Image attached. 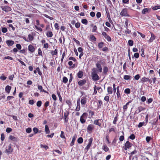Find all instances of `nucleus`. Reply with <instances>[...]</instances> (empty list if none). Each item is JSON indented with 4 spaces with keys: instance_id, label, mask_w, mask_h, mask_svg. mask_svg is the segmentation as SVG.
I'll return each mask as SVG.
<instances>
[{
    "instance_id": "obj_26",
    "label": "nucleus",
    "mask_w": 160,
    "mask_h": 160,
    "mask_svg": "<svg viewBox=\"0 0 160 160\" xmlns=\"http://www.w3.org/2000/svg\"><path fill=\"white\" fill-rule=\"evenodd\" d=\"M126 30H125L124 33L125 35L129 34L131 33V31L128 29V28H126Z\"/></svg>"
},
{
    "instance_id": "obj_44",
    "label": "nucleus",
    "mask_w": 160,
    "mask_h": 160,
    "mask_svg": "<svg viewBox=\"0 0 160 160\" xmlns=\"http://www.w3.org/2000/svg\"><path fill=\"white\" fill-rule=\"evenodd\" d=\"M66 103L68 105L69 108H70L72 105L71 101L70 100H67L66 101Z\"/></svg>"
},
{
    "instance_id": "obj_41",
    "label": "nucleus",
    "mask_w": 160,
    "mask_h": 160,
    "mask_svg": "<svg viewBox=\"0 0 160 160\" xmlns=\"http://www.w3.org/2000/svg\"><path fill=\"white\" fill-rule=\"evenodd\" d=\"M104 46V43L102 42H99L98 43V46L99 48H102Z\"/></svg>"
},
{
    "instance_id": "obj_58",
    "label": "nucleus",
    "mask_w": 160,
    "mask_h": 160,
    "mask_svg": "<svg viewBox=\"0 0 160 160\" xmlns=\"http://www.w3.org/2000/svg\"><path fill=\"white\" fill-rule=\"evenodd\" d=\"M144 122H139L138 125V127L139 128L141 127L144 125Z\"/></svg>"
},
{
    "instance_id": "obj_31",
    "label": "nucleus",
    "mask_w": 160,
    "mask_h": 160,
    "mask_svg": "<svg viewBox=\"0 0 160 160\" xmlns=\"http://www.w3.org/2000/svg\"><path fill=\"white\" fill-rule=\"evenodd\" d=\"M45 130L46 134H49L50 133V131L47 125H46L45 126Z\"/></svg>"
},
{
    "instance_id": "obj_49",
    "label": "nucleus",
    "mask_w": 160,
    "mask_h": 160,
    "mask_svg": "<svg viewBox=\"0 0 160 160\" xmlns=\"http://www.w3.org/2000/svg\"><path fill=\"white\" fill-rule=\"evenodd\" d=\"M108 42H111L112 40L111 38L108 35L104 38Z\"/></svg>"
},
{
    "instance_id": "obj_63",
    "label": "nucleus",
    "mask_w": 160,
    "mask_h": 160,
    "mask_svg": "<svg viewBox=\"0 0 160 160\" xmlns=\"http://www.w3.org/2000/svg\"><path fill=\"white\" fill-rule=\"evenodd\" d=\"M106 139L107 142V143L108 144H109L110 143V142L109 141V136L108 135H107L106 136Z\"/></svg>"
},
{
    "instance_id": "obj_45",
    "label": "nucleus",
    "mask_w": 160,
    "mask_h": 160,
    "mask_svg": "<svg viewBox=\"0 0 160 160\" xmlns=\"http://www.w3.org/2000/svg\"><path fill=\"white\" fill-rule=\"evenodd\" d=\"M116 94H117V98L118 99L121 98V95L120 91H119V92H117Z\"/></svg>"
},
{
    "instance_id": "obj_24",
    "label": "nucleus",
    "mask_w": 160,
    "mask_h": 160,
    "mask_svg": "<svg viewBox=\"0 0 160 160\" xmlns=\"http://www.w3.org/2000/svg\"><path fill=\"white\" fill-rule=\"evenodd\" d=\"M107 92L109 94H112L113 93V90L112 87H108L107 88Z\"/></svg>"
},
{
    "instance_id": "obj_46",
    "label": "nucleus",
    "mask_w": 160,
    "mask_h": 160,
    "mask_svg": "<svg viewBox=\"0 0 160 160\" xmlns=\"http://www.w3.org/2000/svg\"><path fill=\"white\" fill-rule=\"evenodd\" d=\"M109 97L108 96L106 95L104 98V100L106 101L107 103H108L109 101Z\"/></svg>"
},
{
    "instance_id": "obj_38",
    "label": "nucleus",
    "mask_w": 160,
    "mask_h": 160,
    "mask_svg": "<svg viewBox=\"0 0 160 160\" xmlns=\"http://www.w3.org/2000/svg\"><path fill=\"white\" fill-rule=\"evenodd\" d=\"M89 115L92 118L93 116L94 115V112L90 110L88 111Z\"/></svg>"
},
{
    "instance_id": "obj_37",
    "label": "nucleus",
    "mask_w": 160,
    "mask_h": 160,
    "mask_svg": "<svg viewBox=\"0 0 160 160\" xmlns=\"http://www.w3.org/2000/svg\"><path fill=\"white\" fill-rule=\"evenodd\" d=\"M152 9L153 10H156L158 9H160V5L152 7Z\"/></svg>"
},
{
    "instance_id": "obj_50",
    "label": "nucleus",
    "mask_w": 160,
    "mask_h": 160,
    "mask_svg": "<svg viewBox=\"0 0 160 160\" xmlns=\"http://www.w3.org/2000/svg\"><path fill=\"white\" fill-rule=\"evenodd\" d=\"M124 92L127 94H130L131 92V90L129 88H126L124 90Z\"/></svg>"
},
{
    "instance_id": "obj_17",
    "label": "nucleus",
    "mask_w": 160,
    "mask_h": 160,
    "mask_svg": "<svg viewBox=\"0 0 160 160\" xmlns=\"http://www.w3.org/2000/svg\"><path fill=\"white\" fill-rule=\"evenodd\" d=\"M6 43L8 46H12L14 43L13 41L12 40H7L6 41Z\"/></svg>"
},
{
    "instance_id": "obj_13",
    "label": "nucleus",
    "mask_w": 160,
    "mask_h": 160,
    "mask_svg": "<svg viewBox=\"0 0 160 160\" xmlns=\"http://www.w3.org/2000/svg\"><path fill=\"white\" fill-rule=\"evenodd\" d=\"M92 78L94 81H97L100 78L97 73L92 74Z\"/></svg>"
},
{
    "instance_id": "obj_53",
    "label": "nucleus",
    "mask_w": 160,
    "mask_h": 160,
    "mask_svg": "<svg viewBox=\"0 0 160 160\" xmlns=\"http://www.w3.org/2000/svg\"><path fill=\"white\" fill-rule=\"evenodd\" d=\"M129 138L131 140H134L135 138V136L134 134H132L130 136Z\"/></svg>"
},
{
    "instance_id": "obj_5",
    "label": "nucleus",
    "mask_w": 160,
    "mask_h": 160,
    "mask_svg": "<svg viewBox=\"0 0 160 160\" xmlns=\"http://www.w3.org/2000/svg\"><path fill=\"white\" fill-rule=\"evenodd\" d=\"M93 141V138H91L89 139V143L87 146L85 148L84 150L86 152H87L88 150L90 148Z\"/></svg>"
},
{
    "instance_id": "obj_14",
    "label": "nucleus",
    "mask_w": 160,
    "mask_h": 160,
    "mask_svg": "<svg viewBox=\"0 0 160 160\" xmlns=\"http://www.w3.org/2000/svg\"><path fill=\"white\" fill-rule=\"evenodd\" d=\"M86 82V80L84 79L79 81L78 82V84L79 86H81L84 85Z\"/></svg>"
},
{
    "instance_id": "obj_56",
    "label": "nucleus",
    "mask_w": 160,
    "mask_h": 160,
    "mask_svg": "<svg viewBox=\"0 0 160 160\" xmlns=\"http://www.w3.org/2000/svg\"><path fill=\"white\" fill-rule=\"evenodd\" d=\"M42 104V102L41 101H38L37 102V105L38 107H40L41 106Z\"/></svg>"
},
{
    "instance_id": "obj_62",
    "label": "nucleus",
    "mask_w": 160,
    "mask_h": 160,
    "mask_svg": "<svg viewBox=\"0 0 160 160\" xmlns=\"http://www.w3.org/2000/svg\"><path fill=\"white\" fill-rule=\"evenodd\" d=\"M2 31L3 33H6L7 32L8 30L6 28L4 27L2 28Z\"/></svg>"
},
{
    "instance_id": "obj_64",
    "label": "nucleus",
    "mask_w": 160,
    "mask_h": 160,
    "mask_svg": "<svg viewBox=\"0 0 160 160\" xmlns=\"http://www.w3.org/2000/svg\"><path fill=\"white\" fill-rule=\"evenodd\" d=\"M6 78H7V77L4 75H2L0 77V79L3 81L5 80L6 79Z\"/></svg>"
},
{
    "instance_id": "obj_1",
    "label": "nucleus",
    "mask_w": 160,
    "mask_h": 160,
    "mask_svg": "<svg viewBox=\"0 0 160 160\" xmlns=\"http://www.w3.org/2000/svg\"><path fill=\"white\" fill-rule=\"evenodd\" d=\"M105 60L103 59L99 61L96 64V66L98 69V72H101L102 71V68L100 63L102 65H104L105 64Z\"/></svg>"
},
{
    "instance_id": "obj_7",
    "label": "nucleus",
    "mask_w": 160,
    "mask_h": 160,
    "mask_svg": "<svg viewBox=\"0 0 160 160\" xmlns=\"http://www.w3.org/2000/svg\"><path fill=\"white\" fill-rule=\"evenodd\" d=\"M121 15L124 16L129 17V15L128 14L127 9L124 8L123 9L120 13Z\"/></svg>"
},
{
    "instance_id": "obj_59",
    "label": "nucleus",
    "mask_w": 160,
    "mask_h": 160,
    "mask_svg": "<svg viewBox=\"0 0 160 160\" xmlns=\"http://www.w3.org/2000/svg\"><path fill=\"white\" fill-rule=\"evenodd\" d=\"M118 120V115L114 117V120L113 122V123L114 124H116V122Z\"/></svg>"
},
{
    "instance_id": "obj_16",
    "label": "nucleus",
    "mask_w": 160,
    "mask_h": 160,
    "mask_svg": "<svg viewBox=\"0 0 160 160\" xmlns=\"http://www.w3.org/2000/svg\"><path fill=\"white\" fill-rule=\"evenodd\" d=\"M151 37L150 39L148 41V42L149 43H151L155 39V36L152 33H151Z\"/></svg>"
},
{
    "instance_id": "obj_10",
    "label": "nucleus",
    "mask_w": 160,
    "mask_h": 160,
    "mask_svg": "<svg viewBox=\"0 0 160 160\" xmlns=\"http://www.w3.org/2000/svg\"><path fill=\"white\" fill-rule=\"evenodd\" d=\"M132 146V144L129 142V141H127L124 144V149L125 150H127L129 149Z\"/></svg>"
},
{
    "instance_id": "obj_51",
    "label": "nucleus",
    "mask_w": 160,
    "mask_h": 160,
    "mask_svg": "<svg viewBox=\"0 0 160 160\" xmlns=\"http://www.w3.org/2000/svg\"><path fill=\"white\" fill-rule=\"evenodd\" d=\"M68 81V78L66 77H64L62 79V82L64 83H66Z\"/></svg>"
},
{
    "instance_id": "obj_34",
    "label": "nucleus",
    "mask_w": 160,
    "mask_h": 160,
    "mask_svg": "<svg viewBox=\"0 0 160 160\" xmlns=\"http://www.w3.org/2000/svg\"><path fill=\"white\" fill-rule=\"evenodd\" d=\"M98 108H101L102 105V102L101 100H98Z\"/></svg>"
},
{
    "instance_id": "obj_11",
    "label": "nucleus",
    "mask_w": 160,
    "mask_h": 160,
    "mask_svg": "<svg viewBox=\"0 0 160 160\" xmlns=\"http://www.w3.org/2000/svg\"><path fill=\"white\" fill-rule=\"evenodd\" d=\"M94 129V126L93 124H90L87 127V131L89 133L92 132Z\"/></svg>"
},
{
    "instance_id": "obj_25",
    "label": "nucleus",
    "mask_w": 160,
    "mask_h": 160,
    "mask_svg": "<svg viewBox=\"0 0 160 160\" xmlns=\"http://www.w3.org/2000/svg\"><path fill=\"white\" fill-rule=\"evenodd\" d=\"M9 138L11 140L14 141H18V139L17 138L13 136H12L11 135H10L9 136Z\"/></svg>"
},
{
    "instance_id": "obj_52",
    "label": "nucleus",
    "mask_w": 160,
    "mask_h": 160,
    "mask_svg": "<svg viewBox=\"0 0 160 160\" xmlns=\"http://www.w3.org/2000/svg\"><path fill=\"white\" fill-rule=\"evenodd\" d=\"M128 43L130 46H132L133 45V42L131 40H129L128 41Z\"/></svg>"
},
{
    "instance_id": "obj_6",
    "label": "nucleus",
    "mask_w": 160,
    "mask_h": 160,
    "mask_svg": "<svg viewBox=\"0 0 160 160\" xmlns=\"http://www.w3.org/2000/svg\"><path fill=\"white\" fill-rule=\"evenodd\" d=\"M36 25H34L35 28H36L38 31H39L40 32H42V28L41 27L38 26H39L40 25V21L39 20L37 19L36 20Z\"/></svg>"
},
{
    "instance_id": "obj_42",
    "label": "nucleus",
    "mask_w": 160,
    "mask_h": 160,
    "mask_svg": "<svg viewBox=\"0 0 160 160\" xmlns=\"http://www.w3.org/2000/svg\"><path fill=\"white\" fill-rule=\"evenodd\" d=\"M28 38L29 40L30 41H32L34 39L33 36L30 34L28 35Z\"/></svg>"
},
{
    "instance_id": "obj_61",
    "label": "nucleus",
    "mask_w": 160,
    "mask_h": 160,
    "mask_svg": "<svg viewBox=\"0 0 160 160\" xmlns=\"http://www.w3.org/2000/svg\"><path fill=\"white\" fill-rule=\"evenodd\" d=\"M54 26L55 29L57 30H58L59 29L58 23H55L54 25Z\"/></svg>"
},
{
    "instance_id": "obj_48",
    "label": "nucleus",
    "mask_w": 160,
    "mask_h": 160,
    "mask_svg": "<svg viewBox=\"0 0 160 160\" xmlns=\"http://www.w3.org/2000/svg\"><path fill=\"white\" fill-rule=\"evenodd\" d=\"M139 54L138 52H136L134 54L133 56H132V58L135 57L136 58H139Z\"/></svg>"
},
{
    "instance_id": "obj_33",
    "label": "nucleus",
    "mask_w": 160,
    "mask_h": 160,
    "mask_svg": "<svg viewBox=\"0 0 160 160\" xmlns=\"http://www.w3.org/2000/svg\"><path fill=\"white\" fill-rule=\"evenodd\" d=\"M108 70V69L107 67L105 66L103 68V72L104 74H107Z\"/></svg>"
},
{
    "instance_id": "obj_18",
    "label": "nucleus",
    "mask_w": 160,
    "mask_h": 160,
    "mask_svg": "<svg viewBox=\"0 0 160 160\" xmlns=\"http://www.w3.org/2000/svg\"><path fill=\"white\" fill-rule=\"evenodd\" d=\"M77 106L75 110L77 111H78L80 109V98L78 99L77 100Z\"/></svg>"
},
{
    "instance_id": "obj_39",
    "label": "nucleus",
    "mask_w": 160,
    "mask_h": 160,
    "mask_svg": "<svg viewBox=\"0 0 160 160\" xmlns=\"http://www.w3.org/2000/svg\"><path fill=\"white\" fill-rule=\"evenodd\" d=\"M149 9L147 8H145L143 9L142 12V13L143 14H145L146 12H148Z\"/></svg>"
},
{
    "instance_id": "obj_20",
    "label": "nucleus",
    "mask_w": 160,
    "mask_h": 160,
    "mask_svg": "<svg viewBox=\"0 0 160 160\" xmlns=\"http://www.w3.org/2000/svg\"><path fill=\"white\" fill-rule=\"evenodd\" d=\"M130 24H131V23L130 22H129L127 18L126 19L125 21V25H124V27L126 28H128V26L130 25Z\"/></svg>"
},
{
    "instance_id": "obj_60",
    "label": "nucleus",
    "mask_w": 160,
    "mask_h": 160,
    "mask_svg": "<svg viewBox=\"0 0 160 160\" xmlns=\"http://www.w3.org/2000/svg\"><path fill=\"white\" fill-rule=\"evenodd\" d=\"M33 130L35 134L37 133L38 131V128L35 127L33 128Z\"/></svg>"
},
{
    "instance_id": "obj_36",
    "label": "nucleus",
    "mask_w": 160,
    "mask_h": 160,
    "mask_svg": "<svg viewBox=\"0 0 160 160\" xmlns=\"http://www.w3.org/2000/svg\"><path fill=\"white\" fill-rule=\"evenodd\" d=\"M81 22L82 23L86 25L88 23V20L86 19H82L81 20Z\"/></svg>"
},
{
    "instance_id": "obj_55",
    "label": "nucleus",
    "mask_w": 160,
    "mask_h": 160,
    "mask_svg": "<svg viewBox=\"0 0 160 160\" xmlns=\"http://www.w3.org/2000/svg\"><path fill=\"white\" fill-rule=\"evenodd\" d=\"M112 132H116V130L114 128L112 127L109 129V132L110 133Z\"/></svg>"
},
{
    "instance_id": "obj_40",
    "label": "nucleus",
    "mask_w": 160,
    "mask_h": 160,
    "mask_svg": "<svg viewBox=\"0 0 160 160\" xmlns=\"http://www.w3.org/2000/svg\"><path fill=\"white\" fill-rule=\"evenodd\" d=\"M83 142V138L81 137L79 138L78 139V143L81 144Z\"/></svg>"
},
{
    "instance_id": "obj_43",
    "label": "nucleus",
    "mask_w": 160,
    "mask_h": 160,
    "mask_svg": "<svg viewBox=\"0 0 160 160\" xmlns=\"http://www.w3.org/2000/svg\"><path fill=\"white\" fill-rule=\"evenodd\" d=\"M90 38L91 40L94 41H96L97 39L95 37V36L93 35L90 36Z\"/></svg>"
},
{
    "instance_id": "obj_8",
    "label": "nucleus",
    "mask_w": 160,
    "mask_h": 160,
    "mask_svg": "<svg viewBox=\"0 0 160 160\" xmlns=\"http://www.w3.org/2000/svg\"><path fill=\"white\" fill-rule=\"evenodd\" d=\"M103 122L102 119H96L94 120L93 123L97 125H98L100 127H101L102 125V122Z\"/></svg>"
},
{
    "instance_id": "obj_30",
    "label": "nucleus",
    "mask_w": 160,
    "mask_h": 160,
    "mask_svg": "<svg viewBox=\"0 0 160 160\" xmlns=\"http://www.w3.org/2000/svg\"><path fill=\"white\" fill-rule=\"evenodd\" d=\"M46 34L47 37L49 38L52 37L53 36L52 33L51 31L47 32Z\"/></svg>"
},
{
    "instance_id": "obj_27",
    "label": "nucleus",
    "mask_w": 160,
    "mask_h": 160,
    "mask_svg": "<svg viewBox=\"0 0 160 160\" xmlns=\"http://www.w3.org/2000/svg\"><path fill=\"white\" fill-rule=\"evenodd\" d=\"M137 150L136 149H135L134 150L131 152L130 153H129L128 154L130 155L129 157V158L131 157L133 155L136 154L137 153Z\"/></svg>"
},
{
    "instance_id": "obj_12",
    "label": "nucleus",
    "mask_w": 160,
    "mask_h": 160,
    "mask_svg": "<svg viewBox=\"0 0 160 160\" xmlns=\"http://www.w3.org/2000/svg\"><path fill=\"white\" fill-rule=\"evenodd\" d=\"M141 81L142 83H144L147 82H149L150 84H151L152 83V81L150 79L145 77L142 78L141 79Z\"/></svg>"
},
{
    "instance_id": "obj_15",
    "label": "nucleus",
    "mask_w": 160,
    "mask_h": 160,
    "mask_svg": "<svg viewBox=\"0 0 160 160\" xmlns=\"http://www.w3.org/2000/svg\"><path fill=\"white\" fill-rule=\"evenodd\" d=\"M28 49L31 52H34L35 49L34 47L31 44L29 45L28 46Z\"/></svg>"
},
{
    "instance_id": "obj_9",
    "label": "nucleus",
    "mask_w": 160,
    "mask_h": 160,
    "mask_svg": "<svg viewBox=\"0 0 160 160\" xmlns=\"http://www.w3.org/2000/svg\"><path fill=\"white\" fill-rule=\"evenodd\" d=\"M69 114V112L68 111H66L64 112V122H68L69 119L68 116Z\"/></svg>"
},
{
    "instance_id": "obj_2",
    "label": "nucleus",
    "mask_w": 160,
    "mask_h": 160,
    "mask_svg": "<svg viewBox=\"0 0 160 160\" xmlns=\"http://www.w3.org/2000/svg\"><path fill=\"white\" fill-rule=\"evenodd\" d=\"M87 115L88 114L86 112H84L81 116L80 121L82 124L86 122Z\"/></svg>"
},
{
    "instance_id": "obj_22",
    "label": "nucleus",
    "mask_w": 160,
    "mask_h": 160,
    "mask_svg": "<svg viewBox=\"0 0 160 160\" xmlns=\"http://www.w3.org/2000/svg\"><path fill=\"white\" fill-rule=\"evenodd\" d=\"M77 76L79 78H81L83 76V72L82 71H79L77 73Z\"/></svg>"
},
{
    "instance_id": "obj_35",
    "label": "nucleus",
    "mask_w": 160,
    "mask_h": 160,
    "mask_svg": "<svg viewBox=\"0 0 160 160\" xmlns=\"http://www.w3.org/2000/svg\"><path fill=\"white\" fill-rule=\"evenodd\" d=\"M60 137L63 139H66V137L65 135L64 132L62 131H61V133L60 135Z\"/></svg>"
},
{
    "instance_id": "obj_28",
    "label": "nucleus",
    "mask_w": 160,
    "mask_h": 160,
    "mask_svg": "<svg viewBox=\"0 0 160 160\" xmlns=\"http://www.w3.org/2000/svg\"><path fill=\"white\" fill-rule=\"evenodd\" d=\"M102 148L103 150L105 152L108 151L109 150L106 145H103Z\"/></svg>"
},
{
    "instance_id": "obj_21",
    "label": "nucleus",
    "mask_w": 160,
    "mask_h": 160,
    "mask_svg": "<svg viewBox=\"0 0 160 160\" xmlns=\"http://www.w3.org/2000/svg\"><path fill=\"white\" fill-rule=\"evenodd\" d=\"M11 87L9 85H7L5 88V91L6 92L8 93H9L10 92Z\"/></svg>"
},
{
    "instance_id": "obj_57",
    "label": "nucleus",
    "mask_w": 160,
    "mask_h": 160,
    "mask_svg": "<svg viewBox=\"0 0 160 160\" xmlns=\"http://www.w3.org/2000/svg\"><path fill=\"white\" fill-rule=\"evenodd\" d=\"M130 76L128 75H125L124 76L123 78L125 80H128L130 79Z\"/></svg>"
},
{
    "instance_id": "obj_54",
    "label": "nucleus",
    "mask_w": 160,
    "mask_h": 160,
    "mask_svg": "<svg viewBox=\"0 0 160 160\" xmlns=\"http://www.w3.org/2000/svg\"><path fill=\"white\" fill-rule=\"evenodd\" d=\"M145 108L143 107H142V106H139L138 108V110L140 112L141 111L145 110Z\"/></svg>"
},
{
    "instance_id": "obj_3",
    "label": "nucleus",
    "mask_w": 160,
    "mask_h": 160,
    "mask_svg": "<svg viewBox=\"0 0 160 160\" xmlns=\"http://www.w3.org/2000/svg\"><path fill=\"white\" fill-rule=\"evenodd\" d=\"M13 150V149L12 148V144L10 143L8 146V148L5 150V152L8 155H9L12 152Z\"/></svg>"
},
{
    "instance_id": "obj_32",
    "label": "nucleus",
    "mask_w": 160,
    "mask_h": 160,
    "mask_svg": "<svg viewBox=\"0 0 160 160\" xmlns=\"http://www.w3.org/2000/svg\"><path fill=\"white\" fill-rule=\"evenodd\" d=\"M53 154L54 156H57V155H55V153H54V152H55L58 153L59 154H62V152L60 151L59 150H57V149H55L53 151Z\"/></svg>"
},
{
    "instance_id": "obj_4",
    "label": "nucleus",
    "mask_w": 160,
    "mask_h": 160,
    "mask_svg": "<svg viewBox=\"0 0 160 160\" xmlns=\"http://www.w3.org/2000/svg\"><path fill=\"white\" fill-rule=\"evenodd\" d=\"M0 8L2 11H3L6 12H10L12 10L11 8L10 7L7 6H1Z\"/></svg>"
},
{
    "instance_id": "obj_23",
    "label": "nucleus",
    "mask_w": 160,
    "mask_h": 160,
    "mask_svg": "<svg viewBox=\"0 0 160 160\" xmlns=\"http://www.w3.org/2000/svg\"><path fill=\"white\" fill-rule=\"evenodd\" d=\"M131 102V101H128L126 105H124L123 107V110L124 112H125L127 110L128 108V106L129 104Z\"/></svg>"
},
{
    "instance_id": "obj_47",
    "label": "nucleus",
    "mask_w": 160,
    "mask_h": 160,
    "mask_svg": "<svg viewBox=\"0 0 160 160\" xmlns=\"http://www.w3.org/2000/svg\"><path fill=\"white\" fill-rule=\"evenodd\" d=\"M75 137H73L72 138L71 142L70 143V146H72L74 144V142L75 140Z\"/></svg>"
},
{
    "instance_id": "obj_29",
    "label": "nucleus",
    "mask_w": 160,
    "mask_h": 160,
    "mask_svg": "<svg viewBox=\"0 0 160 160\" xmlns=\"http://www.w3.org/2000/svg\"><path fill=\"white\" fill-rule=\"evenodd\" d=\"M51 53L52 56L57 55L58 54V50L56 49L54 51H51Z\"/></svg>"
},
{
    "instance_id": "obj_19",
    "label": "nucleus",
    "mask_w": 160,
    "mask_h": 160,
    "mask_svg": "<svg viewBox=\"0 0 160 160\" xmlns=\"http://www.w3.org/2000/svg\"><path fill=\"white\" fill-rule=\"evenodd\" d=\"M87 102L86 98L83 97L81 100V103L82 105H85Z\"/></svg>"
}]
</instances>
